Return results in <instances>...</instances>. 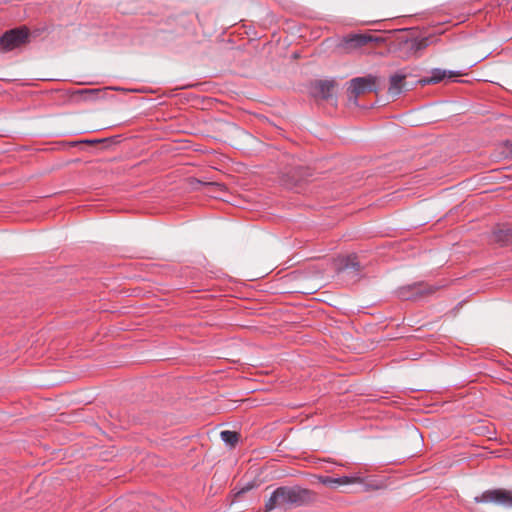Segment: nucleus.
I'll return each mask as SVG.
<instances>
[{
    "label": "nucleus",
    "instance_id": "13",
    "mask_svg": "<svg viewBox=\"0 0 512 512\" xmlns=\"http://www.w3.org/2000/svg\"><path fill=\"white\" fill-rule=\"evenodd\" d=\"M220 436L225 443L229 444L232 447L238 443L240 438V435L237 432L229 430L222 431Z\"/></svg>",
    "mask_w": 512,
    "mask_h": 512
},
{
    "label": "nucleus",
    "instance_id": "7",
    "mask_svg": "<svg viewBox=\"0 0 512 512\" xmlns=\"http://www.w3.org/2000/svg\"><path fill=\"white\" fill-rule=\"evenodd\" d=\"M371 40L372 38L370 36L357 34L345 39L342 47L347 53H350L367 45Z\"/></svg>",
    "mask_w": 512,
    "mask_h": 512
},
{
    "label": "nucleus",
    "instance_id": "1",
    "mask_svg": "<svg viewBox=\"0 0 512 512\" xmlns=\"http://www.w3.org/2000/svg\"><path fill=\"white\" fill-rule=\"evenodd\" d=\"M315 493L300 486H282L273 491L265 502L266 512L274 509H292L307 505L315 500Z\"/></svg>",
    "mask_w": 512,
    "mask_h": 512
},
{
    "label": "nucleus",
    "instance_id": "15",
    "mask_svg": "<svg viewBox=\"0 0 512 512\" xmlns=\"http://www.w3.org/2000/svg\"><path fill=\"white\" fill-rule=\"evenodd\" d=\"M433 43H434V40L431 37L422 38L417 42L416 50H423Z\"/></svg>",
    "mask_w": 512,
    "mask_h": 512
},
{
    "label": "nucleus",
    "instance_id": "2",
    "mask_svg": "<svg viewBox=\"0 0 512 512\" xmlns=\"http://www.w3.org/2000/svg\"><path fill=\"white\" fill-rule=\"evenodd\" d=\"M29 30L25 27L15 28L5 32L0 37V52H8L29 41Z\"/></svg>",
    "mask_w": 512,
    "mask_h": 512
},
{
    "label": "nucleus",
    "instance_id": "9",
    "mask_svg": "<svg viewBox=\"0 0 512 512\" xmlns=\"http://www.w3.org/2000/svg\"><path fill=\"white\" fill-rule=\"evenodd\" d=\"M492 241L507 244L512 241V229L506 226L498 227L492 232Z\"/></svg>",
    "mask_w": 512,
    "mask_h": 512
},
{
    "label": "nucleus",
    "instance_id": "12",
    "mask_svg": "<svg viewBox=\"0 0 512 512\" xmlns=\"http://www.w3.org/2000/svg\"><path fill=\"white\" fill-rule=\"evenodd\" d=\"M75 94L82 96L85 101H93L99 98L103 91L101 89H81L76 91Z\"/></svg>",
    "mask_w": 512,
    "mask_h": 512
},
{
    "label": "nucleus",
    "instance_id": "4",
    "mask_svg": "<svg viewBox=\"0 0 512 512\" xmlns=\"http://www.w3.org/2000/svg\"><path fill=\"white\" fill-rule=\"evenodd\" d=\"M475 500L482 503H496L512 507V493L501 489L486 491L480 497H476Z\"/></svg>",
    "mask_w": 512,
    "mask_h": 512
},
{
    "label": "nucleus",
    "instance_id": "3",
    "mask_svg": "<svg viewBox=\"0 0 512 512\" xmlns=\"http://www.w3.org/2000/svg\"><path fill=\"white\" fill-rule=\"evenodd\" d=\"M336 82L333 80H318L311 84V95L316 100L331 101L335 104Z\"/></svg>",
    "mask_w": 512,
    "mask_h": 512
},
{
    "label": "nucleus",
    "instance_id": "5",
    "mask_svg": "<svg viewBox=\"0 0 512 512\" xmlns=\"http://www.w3.org/2000/svg\"><path fill=\"white\" fill-rule=\"evenodd\" d=\"M374 89V82L371 78L358 77L350 81L348 88L353 98V103H356V99L359 95L371 92Z\"/></svg>",
    "mask_w": 512,
    "mask_h": 512
},
{
    "label": "nucleus",
    "instance_id": "6",
    "mask_svg": "<svg viewBox=\"0 0 512 512\" xmlns=\"http://www.w3.org/2000/svg\"><path fill=\"white\" fill-rule=\"evenodd\" d=\"M319 481L329 487H336L339 485H347V484H354V483H363L364 478L360 475H354V476H343L338 478H332L328 476H320Z\"/></svg>",
    "mask_w": 512,
    "mask_h": 512
},
{
    "label": "nucleus",
    "instance_id": "8",
    "mask_svg": "<svg viewBox=\"0 0 512 512\" xmlns=\"http://www.w3.org/2000/svg\"><path fill=\"white\" fill-rule=\"evenodd\" d=\"M460 75H461V73H459V72L434 69V70H432V75L430 77L424 78V79L420 80V82L423 85L435 84V83L442 81L446 77L453 78V77H457Z\"/></svg>",
    "mask_w": 512,
    "mask_h": 512
},
{
    "label": "nucleus",
    "instance_id": "14",
    "mask_svg": "<svg viewBox=\"0 0 512 512\" xmlns=\"http://www.w3.org/2000/svg\"><path fill=\"white\" fill-rule=\"evenodd\" d=\"M409 291H414L415 296H420V295L424 294V291L418 285L403 287V288H401L399 293H400L401 297L408 299L410 297L408 295Z\"/></svg>",
    "mask_w": 512,
    "mask_h": 512
},
{
    "label": "nucleus",
    "instance_id": "16",
    "mask_svg": "<svg viewBox=\"0 0 512 512\" xmlns=\"http://www.w3.org/2000/svg\"><path fill=\"white\" fill-rule=\"evenodd\" d=\"M303 168L298 167L297 170L294 172L293 175H291L292 180L298 181L304 177V174L302 173Z\"/></svg>",
    "mask_w": 512,
    "mask_h": 512
},
{
    "label": "nucleus",
    "instance_id": "17",
    "mask_svg": "<svg viewBox=\"0 0 512 512\" xmlns=\"http://www.w3.org/2000/svg\"><path fill=\"white\" fill-rule=\"evenodd\" d=\"M250 488H251V487L243 488V489L239 492V494H240V493H244V492L248 491Z\"/></svg>",
    "mask_w": 512,
    "mask_h": 512
},
{
    "label": "nucleus",
    "instance_id": "11",
    "mask_svg": "<svg viewBox=\"0 0 512 512\" xmlns=\"http://www.w3.org/2000/svg\"><path fill=\"white\" fill-rule=\"evenodd\" d=\"M342 270H352L354 273H358L361 269L360 262L358 261L357 256L350 255L342 260L341 267Z\"/></svg>",
    "mask_w": 512,
    "mask_h": 512
},
{
    "label": "nucleus",
    "instance_id": "10",
    "mask_svg": "<svg viewBox=\"0 0 512 512\" xmlns=\"http://www.w3.org/2000/svg\"><path fill=\"white\" fill-rule=\"evenodd\" d=\"M405 86V76L404 75H393L390 78V86L388 88V93L392 96H398Z\"/></svg>",
    "mask_w": 512,
    "mask_h": 512
}]
</instances>
